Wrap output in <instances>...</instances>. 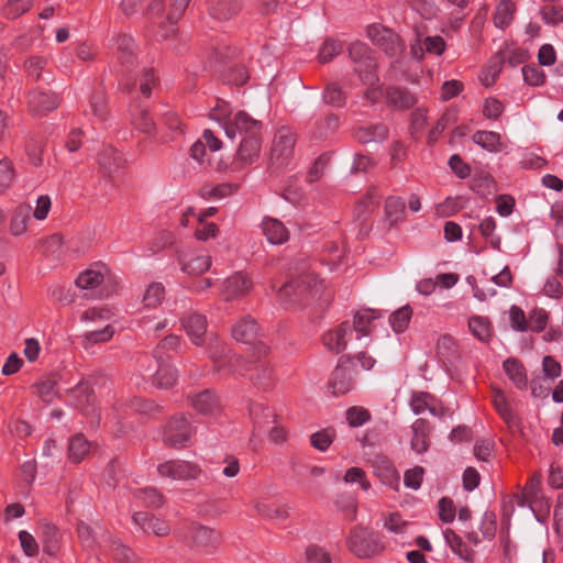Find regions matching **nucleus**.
<instances>
[{
    "label": "nucleus",
    "mask_w": 563,
    "mask_h": 563,
    "mask_svg": "<svg viewBox=\"0 0 563 563\" xmlns=\"http://www.w3.org/2000/svg\"><path fill=\"white\" fill-rule=\"evenodd\" d=\"M321 282L313 273H305L278 289V300L284 307L292 306L305 300L309 294L316 297L320 292Z\"/></svg>",
    "instance_id": "f257e3e1"
},
{
    "label": "nucleus",
    "mask_w": 563,
    "mask_h": 563,
    "mask_svg": "<svg viewBox=\"0 0 563 563\" xmlns=\"http://www.w3.org/2000/svg\"><path fill=\"white\" fill-rule=\"evenodd\" d=\"M347 545L351 552L362 559L376 555L384 549L379 536L364 527H356L351 531Z\"/></svg>",
    "instance_id": "f03ea898"
},
{
    "label": "nucleus",
    "mask_w": 563,
    "mask_h": 563,
    "mask_svg": "<svg viewBox=\"0 0 563 563\" xmlns=\"http://www.w3.org/2000/svg\"><path fill=\"white\" fill-rule=\"evenodd\" d=\"M295 143L296 135L289 128L278 129L271 150L269 164L272 168L279 169L288 164L292 157Z\"/></svg>",
    "instance_id": "7ed1b4c3"
},
{
    "label": "nucleus",
    "mask_w": 563,
    "mask_h": 563,
    "mask_svg": "<svg viewBox=\"0 0 563 563\" xmlns=\"http://www.w3.org/2000/svg\"><path fill=\"white\" fill-rule=\"evenodd\" d=\"M209 356L214 368L224 375H244L249 369L246 362L236 354H232L223 344L212 345Z\"/></svg>",
    "instance_id": "20e7f679"
},
{
    "label": "nucleus",
    "mask_w": 563,
    "mask_h": 563,
    "mask_svg": "<svg viewBox=\"0 0 563 563\" xmlns=\"http://www.w3.org/2000/svg\"><path fill=\"white\" fill-rule=\"evenodd\" d=\"M263 123L254 119L246 111H236L232 117V122L225 125V135L234 139L238 134L241 136L262 135Z\"/></svg>",
    "instance_id": "39448f33"
},
{
    "label": "nucleus",
    "mask_w": 563,
    "mask_h": 563,
    "mask_svg": "<svg viewBox=\"0 0 563 563\" xmlns=\"http://www.w3.org/2000/svg\"><path fill=\"white\" fill-rule=\"evenodd\" d=\"M367 35L376 46L382 48L390 57L397 56L404 51V45L399 36L391 30L382 25L368 26Z\"/></svg>",
    "instance_id": "423d86ee"
},
{
    "label": "nucleus",
    "mask_w": 563,
    "mask_h": 563,
    "mask_svg": "<svg viewBox=\"0 0 563 563\" xmlns=\"http://www.w3.org/2000/svg\"><path fill=\"white\" fill-rule=\"evenodd\" d=\"M161 476L169 477L175 481L198 479L201 475V468L191 462L183 460H172L157 466Z\"/></svg>",
    "instance_id": "0eeeda50"
},
{
    "label": "nucleus",
    "mask_w": 563,
    "mask_h": 563,
    "mask_svg": "<svg viewBox=\"0 0 563 563\" xmlns=\"http://www.w3.org/2000/svg\"><path fill=\"white\" fill-rule=\"evenodd\" d=\"M350 58L356 64L355 70L360 74L363 80L367 84L375 81V76L372 70L375 68L374 58L367 46L361 42L352 43L349 47Z\"/></svg>",
    "instance_id": "6e6552de"
},
{
    "label": "nucleus",
    "mask_w": 563,
    "mask_h": 563,
    "mask_svg": "<svg viewBox=\"0 0 563 563\" xmlns=\"http://www.w3.org/2000/svg\"><path fill=\"white\" fill-rule=\"evenodd\" d=\"M194 430L184 416L174 417L164 431V442L170 446H185Z\"/></svg>",
    "instance_id": "1a4fd4ad"
},
{
    "label": "nucleus",
    "mask_w": 563,
    "mask_h": 563,
    "mask_svg": "<svg viewBox=\"0 0 563 563\" xmlns=\"http://www.w3.org/2000/svg\"><path fill=\"white\" fill-rule=\"evenodd\" d=\"M74 405L86 417H91V423L95 424L99 421L97 409L95 406V396L87 382H80L71 390Z\"/></svg>",
    "instance_id": "9d476101"
},
{
    "label": "nucleus",
    "mask_w": 563,
    "mask_h": 563,
    "mask_svg": "<svg viewBox=\"0 0 563 563\" xmlns=\"http://www.w3.org/2000/svg\"><path fill=\"white\" fill-rule=\"evenodd\" d=\"M194 409L206 417L216 418L222 412L220 398L210 389H206L190 397Z\"/></svg>",
    "instance_id": "9b49d317"
},
{
    "label": "nucleus",
    "mask_w": 563,
    "mask_h": 563,
    "mask_svg": "<svg viewBox=\"0 0 563 563\" xmlns=\"http://www.w3.org/2000/svg\"><path fill=\"white\" fill-rule=\"evenodd\" d=\"M410 406L416 415L422 413L426 409L434 417H443L449 413V409L444 408L428 393H415L411 397Z\"/></svg>",
    "instance_id": "f8f14e48"
},
{
    "label": "nucleus",
    "mask_w": 563,
    "mask_h": 563,
    "mask_svg": "<svg viewBox=\"0 0 563 563\" xmlns=\"http://www.w3.org/2000/svg\"><path fill=\"white\" fill-rule=\"evenodd\" d=\"M352 336V328L347 321L342 322L338 328L328 331L323 335L324 346L335 353L345 350L349 340Z\"/></svg>",
    "instance_id": "ddd939ff"
},
{
    "label": "nucleus",
    "mask_w": 563,
    "mask_h": 563,
    "mask_svg": "<svg viewBox=\"0 0 563 563\" xmlns=\"http://www.w3.org/2000/svg\"><path fill=\"white\" fill-rule=\"evenodd\" d=\"M241 9V0H210L208 7L209 15L219 22L233 19Z\"/></svg>",
    "instance_id": "4468645a"
},
{
    "label": "nucleus",
    "mask_w": 563,
    "mask_h": 563,
    "mask_svg": "<svg viewBox=\"0 0 563 563\" xmlns=\"http://www.w3.org/2000/svg\"><path fill=\"white\" fill-rule=\"evenodd\" d=\"M58 98L44 90H33L29 96V107L33 114L44 115L58 107Z\"/></svg>",
    "instance_id": "2eb2a0df"
},
{
    "label": "nucleus",
    "mask_w": 563,
    "mask_h": 563,
    "mask_svg": "<svg viewBox=\"0 0 563 563\" xmlns=\"http://www.w3.org/2000/svg\"><path fill=\"white\" fill-rule=\"evenodd\" d=\"M445 42L440 35L421 36L418 34L416 43L411 46L412 55L422 58L424 53L441 55L445 49Z\"/></svg>",
    "instance_id": "dca6fc26"
},
{
    "label": "nucleus",
    "mask_w": 563,
    "mask_h": 563,
    "mask_svg": "<svg viewBox=\"0 0 563 563\" xmlns=\"http://www.w3.org/2000/svg\"><path fill=\"white\" fill-rule=\"evenodd\" d=\"M252 287V282L242 273H236L224 282L222 296L224 300L230 301L246 295Z\"/></svg>",
    "instance_id": "f3484780"
},
{
    "label": "nucleus",
    "mask_w": 563,
    "mask_h": 563,
    "mask_svg": "<svg viewBox=\"0 0 563 563\" xmlns=\"http://www.w3.org/2000/svg\"><path fill=\"white\" fill-rule=\"evenodd\" d=\"M181 324L191 342L201 345L207 331V319L202 314L191 313L181 320Z\"/></svg>",
    "instance_id": "a211bd4d"
},
{
    "label": "nucleus",
    "mask_w": 563,
    "mask_h": 563,
    "mask_svg": "<svg viewBox=\"0 0 563 563\" xmlns=\"http://www.w3.org/2000/svg\"><path fill=\"white\" fill-rule=\"evenodd\" d=\"M133 522L144 532H152L158 537H164L169 533V527L164 520L152 518L144 511L135 512L133 515Z\"/></svg>",
    "instance_id": "6ab92c4d"
},
{
    "label": "nucleus",
    "mask_w": 563,
    "mask_h": 563,
    "mask_svg": "<svg viewBox=\"0 0 563 563\" xmlns=\"http://www.w3.org/2000/svg\"><path fill=\"white\" fill-rule=\"evenodd\" d=\"M332 394L344 395L353 388L351 371L343 363H340L332 373L329 383Z\"/></svg>",
    "instance_id": "aec40b11"
},
{
    "label": "nucleus",
    "mask_w": 563,
    "mask_h": 563,
    "mask_svg": "<svg viewBox=\"0 0 563 563\" xmlns=\"http://www.w3.org/2000/svg\"><path fill=\"white\" fill-rule=\"evenodd\" d=\"M430 427L424 419H417L411 426L410 446L416 453H423L429 449Z\"/></svg>",
    "instance_id": "412c9836"
},
{
    "label": "nucleus",
    "mask_w": 563,
    "mask_h": 563,
    "mask_svg": "<svg viewBox=\"0 0 563 563\" xmlns=\"http://www.w3.org/2000/svg\"><path fill=\"white\" fill-rule=\"evenodd\" d=\"M262 147V135L244 136L241 141L238 157L243 164H252L258 157Z\"/></svg>",
    "instance_id": "4be33fe9"
},
{
    "label": "nucleus",
    "mask_w": 563,
    "mask_h": 563,
    "mask_svg": "<svg viewBox=\"0 0 563 563\" xmlns=\"http://www.w3.org/2000/svg\"><path fill=\"white\" fill-rule=\"evenodd\" d=\"M192 543L200 549L209 551L220 542V536L213 529L203 526H196L191 532Z\"/></svg>",
    "instance_id": "5701e85b"
},
{
    "label": "nucleus",
    "mask_w": 563,
    "mask_h": 563,
    "mask_svg": "<svg viewBox=\"0 0 563 563\" xmlns=\"http://www.w3.org/2000/svg\"><path fill=\"white\" fill-rule=\"evenodd\" d=\"M263 233L273 244H283L289 238L284 223L277 219L267 218L262 223Z\"/></svg>",
    "instance_id": "b1692460"
},
{
    "label": "nucleus",
    "mask_w": 563,
    "mask_h": 563,
    "mask_svg": "<svg viewBox=\"0 0 563 563\" xmlns=\"http://www.w3.org/2000/svg\"><path fill=\"white\" fill-rule=\"evenodd\" d=\"M258 327L254 319L245 317L232 328V335L236 341L251 343L257 335Z\"/></svg>",
    "instance_id": "393cba45"
},
{
    "label": "nucleus",
    "mask_w": 563,
    "mask_h": 563,
    "mask_svg": "<svg viewBox=\"0 0 563 563\" xmlns=\"http://www.w3.org/2000/svg\"><path fill=\"white\" fill-rule=\"evenodd\" d=\"M387 134V126L378 123L360 125L355 131L356 139L362 143L384 141Z\"/></svg>",
    "instance_id": "a878e982"
},
{
    "label": "nucleus",
    "mask_w": 563,
    "mask_h": 563,
    "mask_svg": "<svg viewBox=\"0 0 563 563\" xmlns=\"http://www.w3.org/2000/svg\"><path fill=\"white\" fill-rule=\"evenodd\" d=\"M106 273L104 266L89 268L77 277L76 285L81 289H95L103 283Z\"/></svg>",
    "instance_id": "bb28decb"
},
{
    "label": "nucleus",
    "mask_w": 563,
    "mask_h": 563,
    "mask_svg": "<svg viewBox=\"0 0 563 563\" xmlns=\"http://www.w3.org/2000/svg\"><path fill=\"white\" fill-rule=\"evenodd\" d=\"M118 59L122 65L131 66L135 60V44L131 36L120 35L115 40Z\"/></svg>",
    "instance_id": "cd10ccee"
},
{
    "label": "nucleus",
    "mask_w": 563,
    "mask_h": 563,
    "mask_svg": "<svg viewBox=\"0 0 563 563\" xmlns=\"http://www.w3.org/2000/svg\"><path fill=\"white\" fill-rule=\"evenodd\" d=\"M254 508L258 516L268 520L284 521L289 516L286 505L275 506L265 501H256Z\"/></svg>",
    "instance_id": "c85d7f7f"
},
{
    "label": "nucleus",
    "mask_w": 563,
    "mask_h": 563,
    "mask_svg": "<svg viewBox=\"0 0 563 563\" xmlns=\"http://www.w3.org/2000/svg\"><path fill=\"white\" fill-rule=\"evenodd\" d=\"M158 368L153 376V383L159 388L172 387L177 379V372L174 369L166 360H156Z\"/></svg>",
    "instance_id": "c756f323"
},
{
    "label": "nucleus",
    "mask_w": 563,
    "mask_h": 563,
    "mask_svg": "<svg viewBox=\"0 0 563 563\" xmlns=\"http://www.w3.org/2000/svg\"><path fill=\"white\" fill-rule=\"evenodd\" d=\"M468 330L481 342H488L493 335L489 320L482 316H473L468 319Z\"/></svg>",
    "instance_id": "7c9ffc66"
},
{
    "label": "nucleus",
    "mask_w": 563,
    "mask_h": 563,
    "mask_svg": "<svg viewBox=\"0 0 563 563\" xmlns=\"http://www.w3.org/2000/svg\"><path fill=\"white\" fill-rule=\"evenodd\" d=\"M250 418L253 422V432L250 441L253 442L256 437V431L262 429V418L269 422L271 419L274 421L275 415L263 404L253 402L250 405Z\"/></svg>",
    "instance_id": "2f4dec72"
},
{
    "label": "nucleus",
    "mask_w": 563,
    "mask_h": 563,
    "mask_svg": "<svg viewBox=\"0 0 563 563\" xmlns=\"http://www.w3.org/2000/svg\"><path fill=\"white\" fill-rule=\"evenodd\" d=\"M91 443L82 435H74L68 445V455L74 463L81 462L90 452Z\"/></svg>",
    "instance_id": "473e14b6"
},
{
    "label": "nucleus",
    "mask_w": 563,
    "mask_h": 563,
    "mask_svg": "<svg viewBox=\"0 0 563 563\" xmlns=\"http://www.w3.org/2000/svg\"><path fill=\"white\" fill-rule=\"evenodd\" d=\"M99 170L104 176H110L120 166V157L111 146H106L98 156Z\"/></svg>",
    "instance_id": "72a5a7b5"
},
{
    "label": "nucleus",
    "mask_w": 563,
    "mask_h": 563,
    "mask_svg": "<svg viewBox=\"0 0 563 563\" xmlns=\"http://www.w3.org/2000/svg\"><path fill=\"white\" fill-rule=\"evenodd\" d=\"M379 318V314L374 310H361L354 316L353 328L354 331L362 336H367L372 331V323Z\"/></svg>",
    "instance_id": "f704fd0d"
},
{
    "label": "nucleus",
    "mask_w": 563,
    "mask_h": 563,
    "mask_svg": "<svg viewBox=\"0 0 563 563\" xmlns=\"http://www.w3.org/2000/svg\"><path fill=\"white\" fill-rule=\"evenodd\" d=\"M31 207L27 205H20L15 208L11 222L10 231L13 235H20L25 232L27 221L30 220Z\"/></svg>",
    "instance_id": "c9c22d12"
},
{
    "label": "nucleus",
    "mask_w": 563,
    "mask_h": 563,
    "mask_svg": "<svg viewBox=\"0 0 563 563\" xmlns=\"http://www.w3.org/2000/svg\"><path fill=\"white\" fill-rule=\"evenodd\" d=\"M473 141L490 152H499L503 148L500 135L492 131H478L473 135Z\"/></svg>",
    "instance_id": "e433bc0d"
},
{
    "label": "nucleus",
    "mask_w": 563,
    "mask_h": 563,
    "mask_svg": "<svg viewBox=\"0 0 563 563\" xmlns=\"http://www.w3.org/2000/svg\"><path fill=\"white\" fill-rule=\"evenodd\" d=\"M412 317V309L406 305L394 311L389 317V324L394 332L401 333L407 328Z\"/></svg>",
    "instance_id": "4c0bfd02"
},
{
    "label": "nucleus",
    "mask_w": 563,
    "mask_h": 563,
    "mask_svg": "<svg viewBox=\"0 0 563 563\" xmlns=\"http://www.w3.org/2000/svg\"><path fill=\"white\" fill-rule=\"evenodd\" d=\"M504 368L508 377L518 388L526 387L527 376L523 366L515 358H508L504 362Z\"/></svg>",
    "instance_id": "58836bf2"
},
{
    "label": "nucleus",
    "mask_w": 563,
    "mask_h": 563,
    "mask_svg": "<svg viewBox=\"0 0 563 563\" xmlns=\"http://www.w3.org/2000/svg\"><path fill=\"white\" fill-rule=\"evenodd\" d=\"M387 100L390 104L400 109L410 108L416 102L415 96L401 88H390L387 91Z\"/></svg>",
    "instance_id": "ea45409f"
},
{
    "label": "nucleus",
    "mask_w": 563,
    "mask_h": 563,
    "mask_svg": "<svg viewBox=\"0 0 563 563\" xmlns=\"http://www.w3.org/2000/svg\"><path fill=\"white\" fill-rule=\"evenodd\" d=\"M514 12H515V7L511 2L501 1L497 5L495 14H494L495 25L499 29L507 27L512 21Z\"/></svg>",
    "instance_id": "a19ab883"
},
{
    "label": "nucleus",
    "mask_w": 563,
    "mask_h": 563,
    "mask_svg": "<svg viewBox=\"0 0 563 563\" xmlns=\"http://www.w3.org/2000/svg\"><path fill=\"white\" fill-rule=\"evenodd\" d=\"M113 334L114 330L111 325H107L99 331L88 332L82 338V346L85 350H89L93 344L109 341Z\"/></svg>",
    "instance_id": "79ce46f5"
},
{
    "label": "nucleus",
    "mask_w": 563,
    "mask_h": 563,
    "mask_svg": "<svg viewBox=\"0 0 563 563\" xmlns=\"http://www.w3.org/2000/svg\"><path fill=\"white\" fill-rule=\"evenodd\" d=\"M211 258L208 255H198L191 258L188 263L183 264L181 269L189 275H200L209 269Z\"/></svg>",
    "instance_id": "37998d69"
},
{
    "label": "nucleus",
    "mask_w": 563,
    "mask_h": 563,
    "mask_svg": "<svg viewBox=\"0 0 563 563\" xmlns=\"http://www.w3.org/2000/svg\"><path fill=\"white\" fill-rule=\"evenodd\" d=\"M165 296L164 286L161 283H152L143 296V302L148 308H156Z\"/></svg>",
    "instance_id": "c03bdc74"
},
{
    "label": "nucleus",
    "mask_w": 563,
    "mask_h": 563,
    "mask_svg": "<svg viewBox=\"0 0 563 563\" xmlns=\"http://www.w3.org/2000/svg\"><path fill=\"white\" fill-rule=\"evenodd\" d=\"M444 538L450 548L465 561L471 560V552L463 543L462 539L451 529L444 532Z\"/></svg>",
    "instance_id": "a18cd8bd"
},
{
    "label": "nucleus",
    "mask_w": 563,
    "mask_h": 563,
    "mask_svg": "<svg viewBox=\"0 0 563 563\" xmlns=\"http://www.w3.org/2000/svg\"><path fill=\"white\" fill-rule=\"evenodd\" d=\"M342 51V44L333 38L324 41L319 49L318 59L322 64L331 62Z\"/></svg>",
    "instance_id": "49530a36"
},
{
    "label": "nucleus",
    "mask_w": 563,
    "mask_h": 563,
    "mask_svg": "<svg viewBox=\"0 0 563 563\" xmlns=\"http://www.w3.org/2000/svg\"><path fill=\"white\" fill-rule=\"evenodd\" d=\"M405 212V202L397 197H389L385 203V213L387 220L393 224L401 219Z\"/></svg>",
    "instance_id": "de8ad7c7"
},
{
    "label": "nucleus",
    "mask_w": 563,
    "mask_h": 563,
    "mask_svg": "<svg viewBox=\"0 0 563 563\" xmlns=\"http://www.w3.org/2000/svg\"><path fill=\"white\" fill-rule=\"evenodd\" d=\"M233 192V186L221 184L218 186L205 185L200 188L199 194L205 199H220Z\"/></svg>",
    "instance_id": "09e8293b"
},
{
    "label": "nucleus",
    "mask_w": 563,
    "mask_h": 563,
    "mask_svg": "<svg viewBox=\"0 0 563 563\" xmlns=\"http://www.w3.org/2000/svg\"><path fill=\"white\" fill-rule=\"evenodd\" d=\"M323 100L328 104L342 107L345 103V93L336 82H331L323 92Z\"/></svg>",
    "instance_id": "8fccbe9b"
},
{
    "label": "nucleus",
    "mask_w": 563,
    "mask_h": 563,
    "mask_svg": "<svg viewBox=\"0 0 563 563\" xmlns=\"http://www.w3.org/2000/svg\"><path fill=\"white\" fill-rule=\"evenodd\" d=\"M15 177L13 164L7 157L0 158V192L9 188Z\"/></svg>",
    "instance_id": "3c124183"
},
{
    "label": "nucleus",
    "mask_w": 563,
    "mask_h": 563,
    "mask_svg": "<svg viewBox=\"0 0 563 563\" xmlns=\"http://www.w3.org/2000/svg\"><path fill=\"white\" fill-rule=\"evenodd\" d=\"M493 404L498 411V413L503 417V419L507 422H511L514 419V415L508 406L507 399L504 393L499 389L493 390Z\"/></svg>",
    "instance_id": "603ef678"
},
{
    "label": "nucleus",
    "mask_w": 563,
    "mask_h": 563,
    "mask_svg": "<svg viewBox=\"0 0 563 563\" xmlns=\"http://www.w3.org/2000/svg\"><path fill=\"white\" fill-rule=\"evenodd\" d=\"M233 114L224 101L218 102L210 112L211 119L220 123L224 131L227 123L232 122Z\"/></svg>",
    "instance_id": "864d4df0"
},
{
    "label": "nucleus",
    "mask_w": 563,
    "mask_h": 563,
    "mask_svg": "<svg viewBox=\"0 0 563 563\" xmlns=\"http://www.w3.org/2000/svg\"><path fill=\"white\" fill-rule=\"evenodd\" d=\"M135 497L146 506L158 507L163 504V496L153 487L142 488L135 493Z\"/></svg>",
    "instance_id": "5fc2aeb1"
},
{
    "label": "nucleus",
    "mask_w": 563,
    "mask_h": 563,
    "mask_svg": "<svg viewBox=\"0 0 563 563\" xmlns=\"http://www.w3.org/2000/svg\"><path fill=\"white\" fill-rule=\"evenodd\" d=\"M179 345V336L170 334L165 336L154 351L155 360H165V353L174 351Z\"/></svg>",
    "instance_id": "6e6d98bb"
},
{
    "label": "nucleus",
    "mask_w": 563,
    "mask_h": 563,
    "mask_svg": "<svg viewBox=\"0 0 563 563\" xmlns=\"http://www.w3.org/2000/svg\"><path fill=\"white\" fill-rule=\"evenodd\" d=\"M408 526L409 522L404 520L398 514H390L384 520V527L395 534L406 533Z\"/></svg>",
    "instance_id": "4d7b16f0"
},
{
    "label": "nucleus",
    "mask_w": 563,
    "mask_h": 563,
    "mask_svg": "<svg viewBox=\"0 0 563 563\" xmlns=\"http://www.w3.org/2000/svg\"><path fill=\"white\" fill-rule=\"evenodd\" d=\"M32 5V0H10L4 8L8 18H18L26 12Z\"/></svg>",
    "instance_id": "13d9d810"
},
{
    "label": "nucleus",
    "mask_w": 563,
    "mask_h": 563,
    "mask_svg": "<svg viewBox=\"0 0 563 563\" xmlns=\"http://www.w3.org/2000/svg\"><path fill=\"white\" fill-rule=\"evenodd\" d=\"M333 441V434L330 430L318 431L310 437L311 445L319 450L325 451Z\"/></svg>",
    "instance_id": "bf43d9fd"
},
{
    "label": "nucleus",
    "mask_w": 563,
    "mask_h": 563,
    "mask_svg": "<svg viewBox=\"0 0 563 563\" xmlns=\"http://www.w3.org/2000/svg\"><path fill=\"white\" fill-rule=\"evenodd\" d=\"M437 350L440 357L450 362L455 354V342L450 335H443L438 341Z\"/></svg>",
    "instance_id": "052dcab7"
},
{
    "label": "nucleus",
    "mask_w": 563,
    "mask_h": 563,
    "mask_svg": "<svg viewBox=\"0 0 563 563\" xmlns=\"http://www.w3.org/2000/svg\"><path fill=\"white\" fill-rule=\"evenodd\" d=\"M523 79L531 86H540L545 81L544 73L537 66H526L522 68Z\"/></svg>",
    "instance_id": "680f3d73"
},
{
    "label": "nucleus",
    "mask_w": 563,
    "mask_h": 563,
    "mask_svg": "<svg viewBox=\"0 0 563 563\" xmlns=\"http://www.w3.org/2000/svg\"><path fill=\"white\" fill-rule=\"evenodd\" d=\"M548 314L543 309H534L528 320V329L532 331H542L545 328Z\"/></svg>",
    "instance_id": "e2e57ef3"
},
{
    "label": "nucleus",
    "mask_w": 563,
    "mask_h": 563,
    "mask_svg": "<svg viewBox=\"0 0 563 563\" xmlns=\"http://www.w3.org/2000/svg\"><path fill=\"white\" fill-rule=\"evenodd\" d=\"M19 540L21 543V547L24 551V553L27 556H34L38 552V545L34 539V537L29 533L27 531H20L19 532Z\"/></svg>",
    "instance_id": "0e129e2a"
},
{
    "label": "nucleus",
    "mask_w": 563,
    "mask_h": 563,
    "mask_svg": "<svg viewBox=\"0 0 563 563\" xmlns=\"http://www.w3.org/2000/svg\"><path fill=\"white\" fill-rule=\"evenodd\" d=\"M368 418V411L360 407H352L346 411V419L352 427L362 426Z\"/></svg>",
    "instance_id": "69168bd1"
},
{
    "label": "nucleus",
    "mask_w": 563,
    "mask_h": 563,
    "mask_svg": "<svg viewBox=\"0 0 563 563\" xmlns=\"http://www.w3.org/2000/svg\"><path fill=\"white\" fill-rule=\"evenodd\" d=\"M543 20L549 24H559L563 22V9L554 5H545L541 11Z\"/></svg>",
    "instance_id": "338daca9"
},
{
    "label": "nucleus",
    "mask_w": 563,
    "mask_h": 563,
    "mask_svg": "<svg viewBox=\"0 0 563 563\" xmlns=\"http://www.w3.org/2000/svg\"><path fill=\"white\" fill-rule=\"evenodd\" d=\"M306 556L309 563H330V555L322 549L311 545L307 549Z\"/></svg>",
    "instance_id": "774afa93"
}]
</instances>
